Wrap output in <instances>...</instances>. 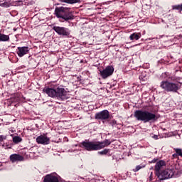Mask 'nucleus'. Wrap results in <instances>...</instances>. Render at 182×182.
Wrapping results in <instances>:
<instances>
[{"mask_svg":"<svg viewBox=\"0 0 182 182\" xmlns=\"http://www.w3.org/2000/svg\"><path fill=\"white\" fill-rule=\"evenodd\" d=\"M157 161H159V159L154 158L150 163H157Z\"/></svg>","mask_w":182,"mask_h":182,"instance_id":"obj_28","label":"nucleus"},{"mask_svg":"<svg viewBox=\"0 0 182 182\" xmlns=\"http://www.w3.org/2000/svg\"><path fill=\"white\" fill-rule=\"evenodd\" d=\"M151 40H153V38H149V41H151Z\"/></svg>","mask_w":182,"mask_h":182,"instance_id":"obj_31","label":"nucleus"},{"mask_svg":"<svg viewBox=\"0 0 182 182\" xmlns=\"http://www.w3.org/2000/svg\"><path fill=\"white\" fill-rule=\"evenodd\" d=\"M164 167H166V161L163 160L157 161L154 167L156 175L157 176V174L161 172L160 171L163 170Z\"/></svg>","mask_w":182,"mask_h":182,"instance_id":"obj_13","label":"nucleus"},{"mask_svg":"<svg viewBox=\"0 0 182 182\" xmlns=\"http://www.w3.org/2000/svg\"><path fill=\"white\" fill-rule=\"evenodd\" d=\"M156 176L160 181L163 180H168V178H171V177L174 176V171L173 169L166 168L160 173H156Z\"/></svg>","mask_w":182,"mask_h":182,"instance_id":"obj_5","label":"nucleus"},{"mask_svg":"<svg viewBox=\"0 0 182 182\" xmlns=\"http://www.w3.org/2000/svg\"><path fill=\"white\" fill-rule=\"evenodd\" d=\"M172 9L179 11V12H182V4L173 6Z\"/></svg>","mask_w":182,"mask_h":182,"instance_id":"obj_22","label":"nucleus"},{"mask_svg":"<svg viewBox=\"0 0 182 182\" xmlns=\"http://www.w3.org/2000/svg\"><path fill=\"white\" fill-rule=\"evenodd\" d=\"M113 72H114V68L112 65H108L105 69L100 70V75L102 79H107V77L113 75Z\"/></svg>","mask_w":182,"mask_h":182,"instance_id":"obj_7","label":"nucleus"},{"mask_svg":"<svg viewBox=\"0 0 182 182\" xmlns=\"http://www.w3.org/2000/svg\"><path fill=\"white\" fill-rule=\"evenodd\" d=\"M111 126H116V124H117V120H112L110 122Z\"/></svg>","mask_w":182,"mask_h":182,"instance_id":"obj_27","label":"nucleus"},{"mask_svg":"<svg viewBox=\"0 0 182 182\" xmlns=\"http://www.w3.org/2000/svg\"><path fill=\"white\" fill-rule=\"evenodd\" d=\"M59 2H64L65 4H69L70 5H73V4H79L80 0H58Z\"/></svg>","mask_w":182,"mask_h":182,"instance_id":"obj_18","label":"nucleus"},{"mask_svg":"<svg viewBox=\"0 0 182 182\" xmlns=\"http://www.w3.org/2000/svg\"><path fill=\"white\" fill-rule=\"evenodd\" d=\"M134 117L138 122L143 123H154L157 122V115L147 110H136L134 113Z\"/></svg>","mask_w":182,"mask_h":182,"instance_id":"obj_2","label":"nucleus"},{"mask_svg":"<svg viewBox=\"0 0 182 182\" xmlns=\"http://www.w3.org/2000/svg\"><path fill=\"white\" fill-rule=\"evenodd\" d=\"M43 182H59V178L55 173L47 174L44 176Z\"/></svg>","mask_w":182,"mask_h":182,"instance_id":"obj_12","label":"nucleus"},{"mask_svg":"<svg viewBox=\"0 0 182 182\" xmlns=\"http://www.w3.org/2000/svg\"><path fill=\"white\" fill-rule=\"evenodd\" d=\"M144 167H146V165H143V164H140L136 166L135 168L132 169V171H134V173H137V171H139V170H141V168H144Z\"/></svg>","mask_w":182,"mask_h":182,"instance_id":"obj_20","label":"nucleus"},{"mask_svg":"<svg viewBox=\"0 0 182 182\" xmlns=\"http://www.w3.org/2000/svg\"><path fill=\"white\" fill-rule=\"evenodd\" d=\"M140 38H141V34L140 33H134L130 35L129 36V39L131 41H139L140 39Z\"/></svg>","mask_w":182,"mask_h":182,"instance_id":"obj_17","label":"nucleus"},{"mask_svg":"<svg viewBox=\"0 0 182 182\" xmlns=\"http://www.w3.org/2000/svg\"><path fill=\"white\" fill-rule=\"evenodd\" d=\"M44 93H46L50 97H56V88L46 87L43 89Z\"/></svg>","mask_w":182,"mask_h":182,"instance_id":"obj_16","label":"nucleus"},{"mask_svg":"<svg viewBox=\"0 0 182 182\" xmlns=\"http://www.w3.org/2000/svg\"><path fill=\"white\" fill-rule=\"evenodd\" d=\"M22 141V138L21 136H16L13 137V142L16 144H18V143H21Z\"/></svg>","mask_w":182,"mask_h":182,"instance_id":"obj_21","label":"nucleus"},{"mask_svg":"<svg viewBox=\"0 0 182 182\" xmlns=\"http://www.w3.org/2000/svg\"><path fill=\"white\" fill-rule=\"evenodd\" d=\"M36 143L38 144H49L50 143V139L49 137H47L46 135H40L36 138Z\"/></svg>","mask_w":182,"mask_h":182,"instance_id":"obj_11","label":"nucleus"},{"mask_svg":"<svg viewBox=\"0 0 182 182\" xmlns=\"http://www.w3.org/2000/svg\"><path fill=\"white\" fill-rule=\"evenodd\" d=\"M19 5H23V1H16L11 2L9 1H5L4 2L2 1H0V6L1 8H9V6H19Z\"/></svg>","mask_w":182,"mask_h":182,"instance_id":"obj_10","label":"nucleus"},{"mask_svg":"<svg viewBox=\"0 0 182 182\" xmlns=\"http://www.w3.org/2000/svg\"><path fill=\"white\" fill-rule=\"evenodd\" d=\"M29 53V47H18L17 48V55L19 58H22L25 56V55H28Z\"/></svg>","mask_w":182,"mask_h":182,"instance_id":"obj_14","label":"nucleus"},{"mask_svg":"<svg viewBox=\"0 0 182 182\" xmlns=\"http://www.w3.org/2000/svg\"><path fill=\"white\" fill-rule=\"evenodd\" d=\"M55 15L57 18H60L66 21L73 19V15L70 13V8L68 7H56L55 9Z\"/></svg>","mask_w":182,"mask_h":182,"instance_id":"obj_3","label":"nucleus"},{"mask_svg":"<svg viewBox=\"0 0 182 182\" xmlns=\"http://www.w3.org/2000/svg\"><path fill=\"white\" fill-rule=\"evenodd\" d=\"M55 97L58 100H68L69 99V92L65 90V88L58 87L56 88Z\"/></svg>","mask_w":182,"mask_h":182,"instance_id":"obj_6","label":"nucleus"},{"mask_svg":"<svg viewBox=\"0 0 182 182\" xmlns=\"http://www.w3.org/2000/svg\"><path fill=\"white\" fill-rule=\"evenodd\" d=\"M9 41V36L0 33V42H8Z\"/></svg>","mask_w":182,"mask_h":182,"instance_id":"obj_19","label":"nucleus"},{"mask_svg":"<svg viewBox=\"0 0 182 182\" xmlns=\"http://www.w3.org/2000/svg\"><path fill=\"white\" fill-rule=\"evenodd\" d=\"M110 117V113L109 110L104 109L100 112H97L95 115V119L96 120H107Z\"/></svg>","mask_w":182,"mask_h":182,"instance_id":"obj_9","label":"nucleus"},{"mask_svg":"<svg viewBox=\"0 0 182 182\" xmlns=\"http://www.w3.org/2000/svg\"><path fill=\"white\" fill-rule=\"evenodd\" d=\"M161 87L165 92H172L173 93H177L180 90V83L178 82H169V81H162L161 82Z\"/></svg>","mask_w":182,"mask_h":182,"instance_id":"obj_4","label":"nucleus"},{"mask_svg":"<svg viewBox=\"0 0 182 182\" xmlns=\"http://www.w3.org/2000/svg\"><path fill=\"white\" fill-rule=\"evenodd\" d=\"M107 153H110L109 149H105L101 151H99L98 154H100L101 156H105V155L107 154Z\"/></svg>","mask_w":182,"mask_h":182,"instance_id":"obj_23","label":"nucleus"},{"mask_svg":"<svg viewBox=\"0 0 182 182\" xmlns=\"http://www.w3.org/2000/svg\"><path fill=\"white\" fill-rule=\"evenodd\" d=\"M53 31H55V32L60 36H69V35H70V31L65 27L53 26Z\"/></svg>","mask_w":182,"mask_h":182,"instance_id":"obj_8","label":"nucleus"},{"mask_svg":"<svg viewBox=\"0 0 182 182\" xmlns=\"http://www.w3.org/2000/svg\"><path fill=\"white\" fill-rule=\"evenodd\" d=\"M174 151L176 153L178 156H179L180 157H182V149L180 148H174L173 149Z\"/></svg>","mask_w":182,"mask_h":182,"instance_id":"obj_24","label":"nucleus"},{"mask_svg":"<svg viewBox=\"0 0 182 182\" xmlns=\"http://www.w3.org/2000/svg\"><path fill=\"white\" fill-rule=\"evenodd\" d=\"M172 156H173V157H174V158L178 157V156L177 155L176 153V154H173Z\"/></svg>","mask_w":182,"mask_h":182,"instance_id":"obj_29","label":"nucleus"},{"mask_svg":"<svg viewBox=\"0 0 182 182\" xmlns=\"http://www.w3.org/2000/svg\"><path fill=\"white\" fill-rule=\"evenodd\" d=\"M169 80H171V82H176V80H177V77L174 76V75H171L168 77Z\"/></svg>","mask_w":182,"mask_h":182,"instance_id":"obj_25","label":"nucleus"},{"mask_svg":"<svg viewBox=\"0 0 182 182\" xmlns=\"http://www.w3.org/2000/svg\"><path fill=\"white\" fill-rule=\"evenodd\" d=\"M24 158L22 155L14 154L10 156V161L16 163V161H23Z\"/></svg>","mask_w":182,"mask_h":182,"instance_id":"obj_15","label":"nucleus"},{"mask_svg":"<svg viewBox=\"0 0 182 182\" xmlns=\"http://www.w3.org/2000/svg\"><path fill=\"white\" fill-rule=\"evenodd\" d=\"M4 140H6V136L4 135H0V143H2Z\"/></svg>","mask_w":182,"mask_h":182,"instance_id":"obj_26","label":"nucleus"},{"mask_svg":"<svg viewBox=\"0 0 182 182\" xmlns=\"http://www.w3.org/2000/svg\"><path fill=\"white\" fill-rule=\"evenodd\" d=\"M154 39H157V38H154Z\"/></svg>","mask_w":182,"mask_h":182,"instance_id":"obj_32","label":"nucleus"},{"mask_svg":"<svg viewBox=\"0 0 182 182\" xmlns=\"http://www.w3.org/2000/svg\"><path fill=\"white\" fill-rule=\"evenodd\" d=\"M82 149H85L87 151H97V150H102L107 146L112 144V141L109 139H105L104 141H83L80 143Z\"/></svg>","mask_w":182,"mask_h":182,"instance_id":"obj_1","label":"nucleus"},{"mask_svg":"<svg viewBox=\"0 0 182 182\" xmlns=\"http://www.w3.org/2000/svg\"><path fill=\"white\" fill-rule=\"evenodd\" d=\"M154 139H158V136H154Z\"/></svg>","mask_w":182,"mask_h":182,"instance_id":"obj_30","label":"nucleus"}]
</instances>
